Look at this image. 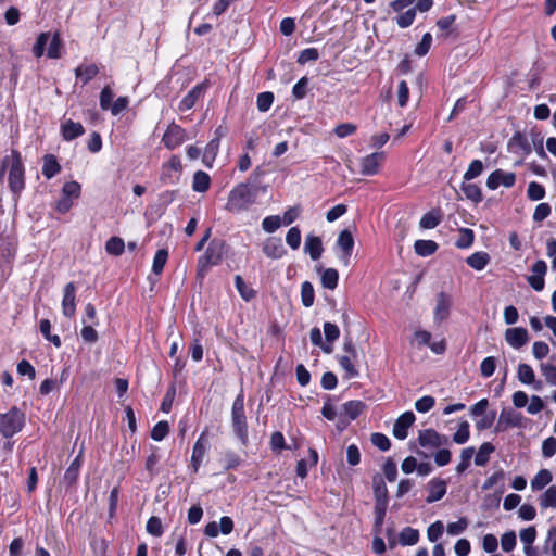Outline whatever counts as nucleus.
<instances>
[{
  "instance_id": "obj_1",
  "label": "nucleus",
  "mask_w": 556,
  "mask_h": 556,
  "mask_svg": "<svg viewBox=\"0 0 556 556\" xmlns=\"http://www.w3.org/2000/svg\"><path fill=\"white\" fill-rule=\"evenodd\" d=\"M228 249L224 239H212L204 253L198 258L197 279L203 280L213 266L219 265L227 255Z\"/></svg>"
},
{
  "instance_id": "obj_2",
  "label": "nucleus",
  "mask_w": 556,
  "mask_h": 556,
  "mask_svg": "<svg viewBox=\"0 0 556 556\" xmlns=\"http://www.w3.org/2000/svg\"><path fill=\"white\" fill-rule=\"evenodd\" d=\"M258 189L249 182L236 185L229 192L225 208L229 213H240L249 210L256 202Z\"/></svg>"
},
{
  "instance_id": "obj_3",
  "label": "nucleus",
  "mask_w": 556,
  "mask_h": 556,
  "mask_svg": "<svg viewBox=\"0 0 556 556\" xmlns=\"http://www.w3.org/2000/svg\"><path fill=\"white\" fill-rule=\"evenodd\" d=\"M8 156V187L13 198L17 200L26 187L25 165L22 154L17 149H12L11 154Z\"/></svg>"
},
{
  "instance_id": "obj_4",
  "label": "nucleus",
  "mask_w": 556,
  "mask_h": 556,
  "mask_svg": "<svg viewBox=\"0 0 556 556\" xmlns=\"http://www.w3.org/2000/svg\"><path fill=\"white\" fill-rule=\"evenodd\" d=\"M231 425L236 437L242 445L247 446L249 443L248 420L244 410V393L243 390L233 400L231 406Z\"/></svg>"
},
{
  "instance_id": "obj_5",
  "label": "nucleus",
  "mask_w": 556,
  "mask_h": 556,
  "mask_svg": "<svg viewBox=\"0 0 556 556\" xmlns=\"http://www.w3.org/2000/svg\"><path fill=\"white\" fill-rule=\"evenodd\" d=\"M25 424V413L17 406H12L7 413H0V435L11 439L23 430Z\"/></svg>"
},
{
  "instance_id": "obj_6",
  "label": "nucleus",
  "mask_w": 556,
  "mask_h": 556,
  "mask_svg": "<svg viewBox=\"0 0 556 556\" xmlns=\"http://www.w3.org/2000/svg\"><path fill=\"white\" fill-rule=\"evenodd\" d=\"M208 447V430L204 429L197 439L191 455V468L197 473L203 463Z\"/></svg>"
},
{
  "instance_id": "obj_7",
  "label": "nucleus",
  "mask_w": 556,
  "mask_h": 556,
  "mask_svg": "<svg viewBox=\"0 0 556 556\" xmlns=\"http://www.w3.org/2000/svg\"><path fill=\"white\" fill-rule=\"evenodd\" d=\"M418 444L421 447H440L450 443L448 437L440 434L432 428L420 430L418 433Z\"/></svg>"
},
{
  "instance_id": "obj_8",
  "label": "nucleus",
  "mask_w": 556,
  "mask_h": 556,
  "mask_svg": "<svg viewBox=\"0 0 556 556\" xmlns=\"http://www.w3.org/2000/svg\"><path fill=\"white\" fill-rule=\"evenodd\" d=\"M522 419L523 417L521 413L516 412L513 408H503L495 426V431L503 432L508 428L521 427Z\"/></svg>"
},
{
  "instance_id": "obj_9",
  "label": "nucleus",
  "mask_w": 556,
  "mask_h": 556,
  "mask_svg": "<svg viewBox=\"0 0 556 556\" xmlns=\"http://www.w3.org/2000/svg\"><path fill=\"white\" fill-rule=\"evenodd\" d=\"M516 182V175L513 172H505L503 169H495L486 179V187L490 190H495L500 186L510 188Z\"/></svg>"
},
{
  "instance_id": "obj_10",
  "label": "nucleus",
  "mask_w": 556,
  "mask_h": 556,
  "mask_svg": "<svg viewBox=\"0 0 556 556\" xmlns=\"http://www.w3.org/2000/svg\"><path fill=\"white\" fill-rule=\"evenodd\" d=\"M83 455L84 450L81 448L78 455L72 460L65 470L61 483L65 486L66 490L74 488L78 481L79 472L83 466Z\"/></svg>"
},
{
  "instance_id": "obj_11",
  "label": "nucleus",
  "mask_w": 556,
  "mask_h": 556,
  "mask_svg": "<svg viewBox=\"0 0 556 556\" xmlns=\"http://www.w3.org/2000/svg\"><path fill=\"white\" fill-rule=\"evenodd\" d=\"M386 159L384 152H374L361 160V174L372 176L379 173Z\"/></svg>"
},
{
  "instance_id": "obj_12",
  "label": "nucleus",
  "mask_w": 556,
  "mask_h": 556,
  "mask_svg": "<svg viewBox=\"0 0 556 556\" xmlns=\"http://www.w3.org/2000/svg\"><path fill=\"white\" fill-rule=\"evenodd\" d=\"M451 307H452L451 295L441 291L437 295V305L433 311L434 323L440 325L441 323L446 320L450 316Z\"/></svg>"
},
{
  "instance_id": "obj_13",
  "label": "nucleus",
  "mask_w": 556,
  "mask_h": 556,
  "mask_svg": "<svg viewBox=\"0 0 556 556\" xmlns=\"http://www.w3.org/2000/svg\"><path fill=\"white\" fill-rule=\"evenodd\" d=\"M185 129L176 124H170L163 135L162 142L167 149L174 150L185 141Z\"/></svg>"
},
{
  "instance_id": "obj_14",
  "label": "nucleus",
  "mask_w": 556,
  "mask_h": 556,
  "mask_svg": "<svg viewBox=\"0 0 556 556\" xmlns=\"http://www.w3.org/2000/svg\"><path fill=\"white\" fill-rule=\"evenodd\" d=\"M416 417L413 412L407 410L399 416L393 425V435L399 440H405L408 429L414 425Z\"/></svg>"
},
{
  "instance_id": "obj_15",
  "label": "nucleus",
  "mask_w": 556,
  "mask_h": 556,
  "mask_svg": "<svg viewBox=\"0 0 556 556\" xmlns=\"http://www.w3.org/2000/svg\"><path fill=\"white\" fill-rule=\"evenodd\" d=\"M62 313L68 318L74 317L76 313V287L73 281L66 283L63 289Z\"/></svg>"
},
{
  "instance_id": "obj_16",
  "label": "nucleus",
  "mask_w": 556,
  "mask_h": 556,
  "mask_svg": "<svg viewBox=\"0 0 556 556\" xmlns=\"http://www.w3.org/2000/svg\"><path fill=\"white\" fill-rule=\"evenodd\" d=\"M262 251L266 257L271 260H279L287 254V250L282 244L279 237H268L262 244Z\"/></svg>"
},
{
  "instance_id": "obj_17",
  "label": "nucleus",
  "mask_w": 556,
  "mask_h": 556,
  "mask_svg": "<svg viewBox=\"0 0 556 556\" xmlns=\"http://www.w3.org/2000/svg\"><path fill=\"white\" fill-rule=\"evenodd\" d=\"M372 493L375 498V505H389V491L383 477L379 473H376L372 477Z\"/></svg>"
},
{
  "instance_id": "obj_18",
  "label": "nucleus",
  "mask_w": 556,
  "mask_h": 556,
  "mask_svg": "<svg viewBox=\"0 0 556 556\" xmlns=\"http://www.w3.org/2000/svg\"><path fill=\"white\" fill-rule=\"evenodd\" d=\"M428 495L427 503H434L443 498L446 494V481L440 478H433L427 483Z\"/></svg>"
},
{
  "instance_id": "obj_19",
  "label": "nucleus",
  "mask_w": 556,
  "mask_h": 556,
  "mask_svg": "<svg viewBox=\"0 0 556 556\" xmlns=\"http://www.w3.org/2000/svg\"><path fill=\"white\" fill-rule=\"evenodd\" d=\"M337 245L342 250L340 258L348 265L354 249V238L350 230L344 229L339 233Z\"/></svg>"
},
{
  "instance_id": "obj_20",
  "label": "nucleus",
  "mask_w": 556,
  "mask_h": 556,
  "mask_svg": "<svg viewBox=\"0 0 556 556\" xmlns=\"http://www.w3.org/2000/svg\"><path fill=\"white\" fill-rule=\"evenodd\" d=\"M507 343L514 349H520L529 341V334L526 328H508L505 332Z\"/></svg>"
},
{
  "instance_id": "obj_21",
  "label": "nucleus",
  "mask_w": 556,
  "mask_h": 556,
  "mask_svg": "<svg viewBox=\"0 0 556 556\" xmlns=\"http://www.w3.org/2000/svg\"><path fill=\"white\" fill-rule=\"evenodd\" d=\"M304 252L309 255L313 261H317L321 257L324 252L321 238L309 233L305 238Z\"/></svg>"
},
{
  "instance_id": "obj_22",
  "label": "nucleus",
  "mask_w": 556,
  "mask_h": 556,
  "mask_svg": "<svg viewBox=\"0 0 556 556\" xmlns=\"http://www.w3.org/2000/svg\"><path fill=\"white\" fill-rule=\"evenodd\" d=\"M211 87L210 79H204L202 83L193 87L182 99L181 104H195L204 100V93Z\"/></svg>"
},
{
  "instance_id": "obj_23",
  "label": "nucleus",
  "mask_w": 556,
  "mask_h": 556,
  "mask_svg": "<svg viewBox=\"0 0 556 556\" xmlns=\"http://www.w3.org/2000/svg\"><path fill=\"white\" fill-rule=\"evenodd\" d=\"M443 220V212L440 207H434L425 213L420 220L419 227L421 229H433L439 226Z\"/></svg>"
},
{
  "instance_id": "obj_24",
  "label": "nucleus",
  "mask_w": 556,
  "mask_h": 556,
  "mask_svg": "<svg viewBox=\"0 0 556 556\" xmlns=\"http://www.w3.org/2000/svg\"><path fill=\"white\" fill-rule=\"evenodd\" d=\"M85 132V129L80 123L66 119L61 125V134L65 141H72Z\"/></svg>"
},
{
  "instance_id": "obj_25",
  "label": "nucleus",
  "mask_w": 556,
  "mask_h": 556,
  "mask_svg": "<svg viewBox=\"0 0 556 556\" xmlns=\"http://www.w3.org/2000/svg\"><path fill=\"white\" fill-rule=\"evenodd\" d=\"M508 150L513 153L529 154L531 152V147L525 135L521 132H515L513 137L508 140Z\"/></svg>"
},
{
  "instance_id": "obj_26",
  "label": "nucleus",
  "mask_w": 556,
  "mask_h": 556,
  "mask_svg": "<svg viewBox=\"0 0 556 556\" xmlns=\"http://www.w3.org/2000/svg\"><path fill=\"white\" fill-rule=\"evenodd\" d=\"M99 73V68L93 63L80 64L75 70L76 79L81 81L83 85L89 83L92 78H94Z\"/></svg>"
},
{
  "instance_id": "obj_27",
  "label": "nucleus",
  "mask_w": 556,
  "mask_h": 556,
  "mask_svg": "<svg viewBox=\"0 0 556 556\" xmlns=\"http://www.w3.org/2000/svg\"><path fill=\"white\" fill-rule=\"evenodd\" d=\"M317 271L320 273L321 286L325 289L334 290L339 282V273L336 268L323 269L321 266L317 267Z\"/></svg>"
},
{
  "instance_id": "obj_28",
  "label": "nucleus",
  "mask_w": 556,
  "mask_h": 556,
  "mask_svg": "<svg viewBox=\"0 0 556 556\" xmlns=\"http://www.w3.org/2000/svg\"><path fill=\"white\" fill-rule=\"evenodd\" d=\"M42 161V175L47 179L53 178L62 170V167L54 154H46Z\"/></svg>"
},
{
  "instance_id": "obj_29",
  "label": "nucleus",
  "mask_w": 556,
  "mask_h": 556,
  "mask_svg": "<svg viewBox=\"0 0 556 556\" xmlns=\"http://www.w3.org/2000/svg\"><path fill=\"white\" fill-rule=\"evenodd\" d=\"M150 451H151V453L148 455L146 463H144V469L147 471L149 481H151L159 473L157 464L161 458L159 455V447L151 446Z\"/></svg>"
},
{
  "instance_id": "obj_30",
  "label": "nucleus",
  "mask_w": 556,
  "mask_h": 556,
  "mask_svg": "<svg viewBox=\"0 0 556 556\" xmlns=\"http://www.w3.org/2000/svg\"><path fill=\"white\" fill-rule=\"evenodd\" d=\"M415 253L419 256L427 257L437 252L439 244L433 240H416L414 243Z\"/></svg>"
},
{
  "instance_id": "obj_31",
  "label": "nucleus",
  "mask_w": 556,
  "mask_h": 556,
  "mask_svg": "<svg viewBox=\"0 0 556 556\" xmlns=\"http://www.w3.org/2000/svg\"><path fill=\"white\" fill-rule=\"evenodd\" d=\"M490 255L484 251H478L467 257L466 263L476 270H482L490 263Z\"/></svg>"
},
{
  "instance_id": "obj_32",
  "label": "nucleus",
  "mask_w": 556,
  "mask_h": 556,
  "mask_svg": "<svg viewBox=\"0 0 556 556\" xmlns=\"http://www.w3.org/2000/svg\"><path fill=\"white\" fill-rule=\"evenodd\" d=\"M211 186V177L203 170H197L193 175L192 189L195 192H206Z\"/></svg>"
},
{
  "instance_id": "obj_33",
  "label": "nucleus",
  "mask_w": 556,
  "mask_h": 556,
  "mask_svg": "<svg viewBox=\"0 0 556 556\" xmlns=\"http://www.w3.org/2000/svg\"><path fill=\"white\" fill-rule=\"evenodd\" d=\"M494 451L495 447L491 442L482 443L475 456V464L480 467L485 466L490 460V455Z\"/></svg>"
},
{
  "instance_id": "obj_34",
  "label": "nucleus",
  "mask_w": 556,
  "mask_h": 556,
  "mask_svg": "<svg viewBox=\"0 0 556 556\" xmlns=\"http://www.w3.org/2000/svg\"><path fill=\"white\" fill-rule=\"evenodd\" d=\"M235 287L245 302H249L256 296V291L249 287L240 275L235 276Z\"/></svg>"
},
{
  "instance_id": "obj_35",
  "label": "nucleus",
  "mask_w": 556,
  "mask_h": 556,
  "mask_svg": "<svg viewBox=\"0 0 556 556\" xmlns=\"http://www.w3.org/2000/svg\"><path fill=\"white\" fill-rule=\"evenodd\" d=\"M353 359L354 358L350 355H341L338 358L339 365L344 370V372H345L344 377L346 379H353V378L358 377V375H359V371L356 369V367L353 363Z\"/></svg>"
},
{
  "instance_id": "obj_36",
  "label": "nucleus",
  "mask_w": 556,
  "mask_h": 556,
  "mask_svg": "<svg viewBox=\"0 0 556 556\" xmlns=\"http://www.w3.org/2000/svg\"><path fill=\"white\" fill-rule=\"evenodd\" d=\"M39 329L42 334V337L51 342L55 348H61L62 341L61 338L58 334L51 333V323L49 319H41L39 323Z\"/></svg>"
},
{
  "instance_id": "obj_37",
  "label": "nucleus",
  "mask_w": 556,
  "mask_h": 556,
  "mask_svg": "<svg viewBox=\"0 0 556 556\" xmlns=\"http://www.w3.org/2000/svg\"><path fill=\"white\" fill-rule=\"evenodd\" d=\"M365 407V403L358 400H352L343 404L344 414L348 415L351 420H355L363 413Z\"/></svg>"
},
{
  "instance_id": "obj_38",
  "label": "nucleus",
  "mask_w": 556,
  "mask_h": 556,
  "mask_svg": "<svg viewBox=\"0 0 556 556\" xmlns=\"http://www.w3.org/2000/svg\"><path fill=\"white\" fill-rule=\"evenodd\" d=\"M105 251L113 256H119L125 251V242L121 237L113 236L105 242Z\"/></svg>"
},
{
  "instance_id": "obj_39",
  "label": "nucleus",
  "mask_w": 556,
  "mask_h": 556,
  "mask_svg": "<svg viewBox=\"0 0 556 556\" xmlns=\"http://www.w3.org/2000/svg\"><path fill=\"white\" fill-rule=\"evenodd\" d=\"M465 197L473 203H480L483 200L481 188L476 184H462L460 187Z\"/></svg>"
},
{
  "instance_id": "obj_40",
  "label": "nucleus",
  "mask_w": 556,
  "mask_h": 556,
  "mask_svg": "<svg viewBox=\"0 0 556 556\" xmlns=\"http://www.w3.org/2000/svg\"><path fill=\"white\" fill-rule=\"evenodd\" d=\"M419 540V531L412 527H405L399 535V541L403 546L415 545Z\"/></svg>"
},
{
  "instance_id": "obj_41",
  "label": "nucleus",
  "mask_w": 556,
  "mask_h": 556,
  "mask_svg": "<svg viewBox=\"0 0 556 556\" xmlns=\"http://www.w3.org/2000/svg\"><path fill=\"white\" fill-rule=\"evenodd\" d=\"M552 480V472L548 469H541L532 479L531 486L533 490H542L551 483Z\"/></svg>"
},
{
  "instance_id": "obj_42",
  "label": "nucleus",
  "mask_w": 556,
  "mask_h": 556,
  "mask_svg": "<svg viewBox=\"0 0 556 556\" xmlns=\"http://www.w3.org/2000/svg\"><path fill=\"white\" fill-rule=\"evenodd\" d=\"M49 47L47 49V56L50 59L61 58L62 40L59 33H54L49 39Z\"/></svg>"
},
{
  "instance_id": "obj_43",
  "label": "nucleus",
  "mask_w": 556,
  "mask_h": 556,
  "mask_svg": "<svg viewBox=\"0 0 556 556\" xmlns=\"http://www.w3.org/2000/svg\"><path fill=\"white\" fill-rule=\"evenodd\" d=\"M458 238L455 242L456 248L467 249L472 245L475 241V232L469 228H460L458 231Z\"/></svg>"
},
{
  "instance_id": "obj_44",
  "label": "nucleus",
  "mask_w": 556,
  "mask_h": 556,
  "mask_svg": "<svg viewBox=\"0 0 556 556\" xmlns=\"http://www.w3.org/2000/svg\"><path fill=\"white\" fill-rule=\"evenodd\" d=\"M167 260L168 251L166 249L157 250L153 257L152 271L157 276L161 275L164 270Z\"/></svg>"
},
{
  "instance_id": "obj_45",
  "label": "nucleus",
  "mask_w": 556,
  "mask_h": 556,
  "mask_svg": "<svg viewBox=\"0 0 556 556\" xmlns=\"http://www.w3.org/2000/svg\"><path fill=\"white\" fill-rule=\"evenodd\" d=\"M518 379L523 384H532L535 382V375L532 367L528 364L521 363L517 369Z\"/></svg>"
},
{
  "instance_id": "obj_46",
  "label": "nucleus",
  "mask_w": 556,
  "mask_h": 556,
  "mask_svg": "<svg viewBox=\"0 0 556 556\" xmlns=\"http://www.w3.org/2000/svg\"><path fill=\"white\" fill-rule=\"evenodd\" d=\"M315 291L309 281H304L301 285V301L303 306L311 307L314 304Z\"/></svg>"
},
{
  "instance_id": "obj_47",
  "label": "nucleus",
  "mask_w": 556,
  "mask_h": 556,
  "mask_svg": "<svg viewBox=\"0 0 556 556\" xmlns=\"http://www.w3.org/2000/svg\"><path fill=\"white\" fill-rule=\"evenodd\" d=\"M475 452L476 451H475L473 446H469V447H466V448L462 450L460 462L456 466L457 473H463L465 470L468 469V467L470 466L471 458H472Z\"/></svg>"
},
{
  "instance_id": "obj_48",
  "label": "nucleus",
  "mask_w": 556,
  "mask_h": 556,
  "mask_svg": "<svg viewBox=\"0 0 556 556\" xmlns=\"http://www.w3.org/2000/svg\"><path fill=\"white\" fill-rule=\"evenodd\" d=\"M242 464L241 456L235 451L228 450L224 455V469L229 471L238 468Z\"/></svg>"
},
{
  "instance_id": "obj_49",
  "label": "nucleus",
  "mask_w": 556,
  "mask_h": 556,
  "mask_svg": "<svg viewBox=\"0 0 556 556\" xmlns=\"http://www.w3.org/2000/svg\"><path fill=\"white\" fill-rule=\"evenodd\" d=\"M168 433H169L168 422L166 420H161L153 426L150 435L154 441H162L163 439H165L168 435Z\"/></svg>"
},
{
  "instance_id": "obj_50",
  "label": "nucleus",
  "mask_w": 556,
  "mask_h": 556,
  "mask_svg": "<svg viewBox=\"0 0 556 556\" xmlns=\"http://www.w3.org/2000/svg\"><path fill=\"white\" fill-rule=\"evenodd\" d=\"M270 450L274 453H281L283 450H288V445L286 444L285 435L280 431H275L271 433L269 441Z\"/></svg>"
},
{
  "instance_id": "obj_51",
  "label": "nucleus",
  "mask_w": 556,
  "mask_h": 556,
  "mask_svg": "<svg viewBox=\"0 0 556 556\" xmlns=\"http://www.w3.org/2000/svg\"><path fill=\"white\" fill-rule=\"evenodd\" d=\"M470 438V426L468 421L464 420L459 422L457 431L453 435V441L456 444H464Z\"/></svg>"
},
{
  "instance_id": "obj_52",
  "label": "nucleus",
  "mask_w": 556,
  "mask_h": 556,
  "mask_svg": "<svg viewBox=\"0 0 556 556\" xmlns=\"http://www.w3.org/2000/svg\"><path fill=\"white\" fill-rule=\"evenodd\" d=\"M527 197L531 201H540V200H542L545 197V188H544V186L539 184V182H536V181H531L528 185Z\"/></svg>"
},
{
  "instance_id": "obj_53",
  "label": "nucleus",
  "mask_w": 556,
  "mask_h": 556,
  "mask_svg": "<svg viewBox=\"0 0 556 556\" xmlns=\"http://www.w3.org/2000/svg\"><path fill=\"white\" fill-rule=\"evenodd\" d=\"M388 506L375 505L374 507V530L375 533H380L387 515Z\"/></svg>"
},
{
  "instance_id": "obj_54",
  "label": "nucleus",
  "mask_w": 556,
  "mask_h": 556,
  "mask_svg": "<svg viewBox=\"0 0 556 556\" xmlns=\"http://www.w3.org/2000/svg\"><path fill=\"white\" fill-rule=\"evenodd\" d=\"M166 170H174L176 173H180L182 170L181 161L178 155H172L168 162L163 165V175L161 179L164 182H166V178L169 177Z\"/></svg>"
},
{
  "instance_id": "obj_55",
  "label": "nucleus",
  "mask_w": 556,
  "mask_h": 556,
  "mask_svg": "<svg viewBox=\"0 0 556 556\" xmlns=\"http://www.w3.org/2000/svg\"><path fill=\"white\" fill-rule=\"evenodd\" d=\"M540 505L542 508H556V486H549L541 496Z\"/></svg>"
},
{
  "instance_id": "obj_56",
  "label": "nucleus",
  "mask_w": 556,
  "mask_h": 556,
  "mask_svg": "<svg viewBox=\"0 0 556 556\" xmlns=\"http://www.w3.org/2000/svg\"><path fill=\"white\" fill-rule=\"evenodd\" d=\"M81 193V186L79 182L72 180L67 181L62 187V195L67 197L68 199H78Z\"/></svg>"
},
{
  "instance_id": "obj_57",
  "label": "nucleus",
  "mask_w": 556,
  "mask_h": 556,
  "mask_svg": "<svg viewBox=\"0 0 556 556\" xmlns=\"http://www.w3.org/2000/svg\"><path fill=\"white\" fill-rule=\"evenodd\" d=\"M483 170V164L480 160H473L470 162L467 170L465 172L463 178L465 181H470L475 178H477L478 176L481 175Z\"/></svg>"
},
{
  "instance_id": "obj_58",
  "label": "nucleus",
  "mask_w": 556,
  "mask_h": 556,
  "mask_svg": "<svg viewBox=\"0 0 556 556\" xmlns=\"http://www.w3.org/2000/svg\"><path fill=\"white\" fill-rule=\"evenodd\" d=\"M286 242L292 250L301 245V230L298 226L291 227L286 235Z\"/></svg>"
},
{
  "instance_id": "obj_59",
  "label": "nucleus",
  "mask_w": 556,
  "mask_h": 556,
  "mask_svg": "<svg viewBox=\"0 0 556 556\" xmlns=\"http://www.w3.org/2000/svg\"><path fill=\"white\" fill-rule=\"evenodd\" d=\"M147 532L153 536H161L164 532L162 521L156 516H151L146 526Z\"/></svg>"
},
{
  "instance_id": "obj_60",
  "label": "nucleus",
  "mask_w": 556,
  "mask_h": 556,
  "mask_svg": "<svg viewBox=\"0 0 556 556\" xmlns=\"http://www.w3.org/2000/svg\"><path fill=\"white\" fill-rule=\"evenodd\" d=\"M382 472L384 475V478L389 482H393L396 480L397 467H396V463L391 457L387 458V460L384 462V464L382 466Z\"/></svg>"
},
{
  "instance_id": "obj_61",
  "label": "nucleus",
  "mask_w": 556,
  "mask_h": 556,
  "mask_svg": "<svg viewBox=\"0 0 556 556\" xmlns=\"http://www.w3.org/2000/svg\"><path fill=\"white\" fill-rule=\"evenodd\" d=\"M416 17V9L410 8L406 10L404 13H401L399 16H396V24L401 28H407L409 27Z\"/></svg>"
},
{
  "instance_id": "obj_62",
  "label": "nucleus",
  "mask_w": 556,
  "mask_h": 556,
  "mask_svg": "<svg viewBox=\"0 0 556 556\" xmlns=\"http://www.w3.org/2000/svg\"><path fill=\"white\" fill-rule=\"evenodd\" d=\"M51 37L50 33H41L33 47V53L36 58H41L45 53V48Z\"/></svg>"
},
{
  "instance_id": "obj_63",
  "label": "nucleus",
  "mask_w": 556,
  "mask_h": 556,
  "mask_svg": "<svg viewBox=\"0 0 556 556\" xmlns=\"http://www.w3.org/2000/svg\"><path fill=\"white\" fill-rule=\"evenodd\" d=\"M370 441L376 447H378L382 452H386L391 447L390 439L386 434L380 432L372 433Z\"/></svg>"
},
{
  "instance_id": "obj_64",
  "label": "nucleus",
  "mask_w": 556,
  "mask_h": 556,
  "mask_svg": "<svg viewBox=\"0 0 556 556\" xmlns=\"http://www.w3.org/2000/svg\"><path fill=\"white\" fill-rule=\"evenodd\" d=\"M444 525L442 521L437 520L431 523L427 529V536L430 542H437L443 534Z\"/></svg>"
}]
</instances>
